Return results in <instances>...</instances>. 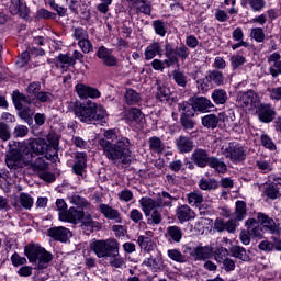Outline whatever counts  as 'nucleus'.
I'll return each mask as SVG.
<instances>
[{"instance_id": "f257e3e1", "label": "nucleus", "mask_w": 281, "mask_h": 281, "mask_svg": "<svg viewBox=\"0 0 281 281\" xmlns=\"http://www.w3.org/2000/svg\"><path fill=\"white\" fill-rule=\"evenodd\" d=\"M99 145L103 150V155L112 164L126 165L131 161V140L123 137L115 144L106 140L105 138L99 139Z\"/></svg>"}, {"instance_id": "f03ea898", "label": "nucleus", "mask_w": 281, "mask_h": 281, "mask_svg": "<svg viewBox=\"0 0 281 281\" xmlns=\"http://www.w3.org/2000/svg\"><path fill=\"white\" fill-rule=\"evenodd\" d=\"M75 115L80 122L87 124H104L106 117V110L102 105H98L93 101L86 103L75 102Z\"/></svg>"}, {"instance_id": "7ed1b4c3", "label": "nucleus", "mask_w": 281, "mask_h": 281, "mask_svg": "<svg viewBox=\"0 0 281 281\" xmlns=\"http://www.w3.org/2000/svg\"><path fill=\"white\" fill-rule=\"evenodd\" d=\"M27 157H32L30 148L25 143H19L18 148L11 149L5 155V165L9 168L10 172L16 177V175L23 173V167L27 166Z\"/></svg>"}, {"instance_id": "20e7f679", "label": "nucleus", "mask_w": 281, "mask_h": 281, "mask_svg": "<svg viewBox=\"0 0 281 281\" xmlns=\"http://www.w3.org/2000/svg\"><path fill=\"white\" fill-rule=\"evenodd\" d=\"M47 140L45 138H35L29 143L26 147L32 154V157L44 155L48 161H54L58 157V139L52 140V135H48Z\"/></svg>"}, {"instance_id": "39448f33", "label": "nucleus", "mask_w": 281, "mask_h": 281, "mask_svg": "<svg viewBox=\"0 0 281 281\" xmlns=\"http://www.w3.org/2000/svg\"><path fill=\"white\" fill-rule=\"evenodd\" d=\"M25 256L30 262H36L38 269H47V265L52 262V254L41 246L25 247Z\"/></svg>"}, {"instance_id": "423d86ee", "label": "nucleus", "mask_w": 281, "mask_h": 281, "mask_svg": "<svg viewBox=\"0 0 281 281\" xmlns=\"http://www.w3.org/2000/svg\"><path fill=\"white\" fill-rule=\"evenodd\" d=\"M120 243L115 239L94 240L90 243V249L98 258H109L117 248Z\"/></svg>"}, {"instance_id": "0eeeda50", "label": "nucleus", "mask_w": 281, "mask_h": 281, "mask_svg": "<svg viewBox=\"0 0 281 281\" xmlns=\"http://www.w3.org/2000/svg\"><path fill=\"white\" fill-rule=\"evenodd\" d=\"M178 110L180 111V124L184 131H192L196 126V121H194V108L188 103L182 102L178 104Z\"/></svg>"}, {"instance_id": "6e6552de", "label": "nucleus", "mask_w": 281, "mask_h": 281, "mask_svg": "<svg viewBox=\"0 0 281 281\" xmlns=\"http://www.w3.org/2000/svg\"><path fill=\"white\" fill-rule=\"evenodd\" d=\"M222 154L227 159H231L233 164H240V161L247 159V150L236 143H229L227 147H222Z\"/></svg>"}, {"instance_id": "1a4fd4ad", "label": "nucleus", "mask_w": 281, "mask_h": 281, "mask_svg": "<svg viewBox=\"0 0 281 281\" xmlns=\"http://www.w3.org/2000/svg\"><path fill=\"white\" fill-rule=\"evenodd\" d=\"M237 104L240 109L254 111V109L260 106V97L254 90H248L238 94Z\"/></svg>"}, {"instance_id": "9d476101", "label": "nucleus", "mask_w": 281, "mask_h": 281, "mask_svg": "<svg viewBox=\"0 0 281 281\" xmlns=\"http://www.w3.org/2000/svg\"><path fill=\"white\" fill-rule=\"evenodd\" d=\"M145 256L146 260L143 262L145 267H149L150 269H154V271L161 269V252L155 249V245H150Z\"/></svg>"}, {"instance_id": "9b49d317", "label": "nucleus", "mask_w": 281, "mask_h": 281, "mask_svg": "<svg viewBox=\"0 0 281 281\" xmlns=\"http://www.w3.org/2000/svg\"><path fill=\"white\" fill-rule=\"evenodd\" d=\"M59 218L67 223H74V225H77L78 221H82V218H85V211H79L71 206L66 212H59Z\"/></svg>"}, {"instance_id": "f8f14e48", "label": "nucleus", "mask_w": 281, "mask_h": 281, "mask_svg": "<svg viewBox=\"0 0 281 281\" xmlns=\"http://www.w3.org/2000/svg\"><path fill=\"white\" fill-rule=\"evenodd\" d=\"M47 234L53 240H59V243H67L71 237V231L63 226L52 227L47 231Z\"/></svg>"}, {"instance_id": "ddd939ff", "label": "nucleus", "mask_w": 281, "mask_h": 281, "mask_svg": "<svg viewBox=\"0 0 281 281\" xmlns=\"http://www.w3.org/2000/svg\"><path fill=\"white\" fill-rule=\"evenodd\" d=\"M256 109H257V113L260 122H263L265 124H269V122H273L276 117V111L271 109L270 104L259 103V106Z\"/></svg>"}, {"instance_id": "4468645a", "label": "nucleus", "mask_w": 281, "mask_h": 281, "mask_svg": "<svg viewBox=\"0 0 281 281\" xmlns=\"http://www.w3.org/2000/svg\"><path fill=\"white\" fill-rule=\"evenodd\" d=\"M210 154H207V150L196 148L191 155V160L198 165L199 168H205L207 164H210Z\"/></svg>"}, {"instance_id": "2eb2a0df", "label": "nucleus", "mask_w": 281, "mask_h": 281, "mask_svg": "<svg viewBox=\"0 0 281 281\" xmlns=\"http://www.w3.org/2000/svg\"><path fill=\"white\" fill-rule=\"evenodd\" d=\"M99 211L103 216H105L109 221H114L115 223H122V214L117 209H113L109 204H100Z\"/></svg>"}, {"instance_id": "dca6fc26", "label": "nucleus", "mask_w": 281, "mask_h": 281, "mask_svg": "<svg viewBox=\"0 0 281 281\" xmlns=\"http://www.w3.org/2000/svg\"><path fill=\"white\" fill-rule=\"evenodd\" d=\"M76 91L81 98V100H87V98H100V90L95 88H91L89 86H86L83 83H78L76 86Z\"/></svg>"}, {"instance_id": "f3484780", "label": "nucleus", "mask_w": 281, "mask_h": 281, "mask_svg": "<svg viewBox=\"0 0 281 281\" xmlns=\"http://www.w3.org/2000/svg\"><path fill=\"white\" fill-rule=\"evenodd\" d=\"M34 157H31L30 155L26 156V166H29L30 170H33V172H43L49 168V165L45 162V159L43 157H38L34 160Z\"/></svg>"}, {"instance_id": "a211bd4d", "label": "nucleus", "mask_w": 281, "mask_h": 281, "mask_svg": "<svg viewBox=\"0 0 281 281\" xmlns=\"http://www.w3.org/2000/svg\"><path fill=\"white\" fill-rule=\"evenodd\" d=\"M176 216L180 223H186L188 221H192L196 214L190 209L188 204H183L177 207Z\"/></svg>"}, {"instance_id": "6ab92c4d", "label": "nucleus", "mask_w": 281, "mask_h": 281, "mask_svg": "<svg viewBox=\"0 0 281 281\" xmlns=\"http://www.w3.org/2000/svg\"><path fill=\"white\" fill-rule=\"evenodd\" d=\"M193 108L194 113L196 111H201L202 113H207L210 109H214V103L210 101V99L205 97H199L193 101V104H191Z\"/></svg>"}, {"instance_id": "aec40b11", "label": "nucleus", "mask_w": 281, "mask_h": 281, "mask_svg": "<svg viewBox=\"0 0 281 281\" xmlns=\"http://www.w3.org/2000/svg\"><path fill=\"white\" fill-rule=\"evenodd\" d=\"M257 221L260 223V225H262L263 229H269L270 234H276V232H278L276 221H273V218L269 217L267 214L258 213Z\"/></svg>"}, {"instance_id": "412c9836", "label": "nucleus", "mask_w": 281, "mask_h": 281, "mask_svg": "<svg viewBox=\"0 0 281 281\" xmlns=\"http://www.w3.org/2000/svg\"><path fill=\"white\" fill-rule=\"evenodd\" d=\"M176 146L179 153H192L194 149V140L188 136H180L176 139Z\"/></svg>"}, {"instance_id": "4be33fe9", "label": "nucleus", "mask_w": 281, "mask_h": 281, "mask_svg": "<svg viewBox=\"0 0 281 281\" xmlns=\"http://www.w3.org/2000/svg\"><path fill=\"white\" fill-rule=\"evenodd\" d=\"M86 168H87V154L77 153L75 156V164L72 166V170L75 175L82 176Z\"/></svg>"}, {"instance_id": "5701e85b", "label": "nucleus", "mask_w": 281, "mask_h": 281, "mask_svg": "<svg viewBox=\"0 0 281 281\" xmlns=\"http://www.w3.org/2000/svg\"><path fill=\"white\" fill-rule=\"evenodd\" d=\"M139 204L142 206V210L145 216H150V212H153V210H157V207H161L159 205L158 200H154L151 198H142L139 200Z\"/></svg>"}, {"instance_id": "b1692460", "label": "nucleus", "mask_w": 281, "mask_h": 281, "mask_svg": "<svg viewBox=\"0 0 281 281\" xmlns=\"http://www.w3.org/2000/svg\"><path fill=\"white\" fill-rule=\"evenodd\" d=\"M68 201L76 205L77 207H85L86 210H89V212H93V205L87 201V199L80 196L78 193H72L68 196Z\"/></svg>"}, {"instance_id": "393cba45", "label": "nucleus", "mask_w": 281, "mask_h": 281, "mask_svg": "<svg viewBox=\"0 0 281 281\" xmlns=\"http://www.w3.org/2000/svg\"><path fill=\"white\" fill-rule=\"evenodd\" d=\"M191 256H193L195 260H209V258H212V248L207 246H198L193 248Z\"/></svg>"}, {"instance_id": "a878e982", "label": "nucleus", "mask_w": 281, "mask_h": 281, "mask_svg": "<svg viewBox=\"0 0 281 281\" xmlns=\"http://www.w3.org/2000/svg\"><path fill=\"white\" fill-rule=\"evenodd\" d=\"M19 203L15 202L13 204V207L18 210H21V207H23L24 210H32V207L34 206V198H32V195L27 193H20Z\"/></svg>"}, {"instance_id": "bb28decb", "label": "nucleus", "mask_w": 281, "mask_h": 281, "mask_svg": "<svg viewBox=\"0 0 281 281\" xmlns=\"http://www.w3.org/2000/svg\"><path fill=\"white\" fill-rule=\"evenodd\" d=\"M164 56V50L161 49V45L155 42L147 46L145 50V59L153 60L156 56Z\"/></svg>"}, {"instance_id": "cd10ccee", "label": "nucleus", "mask_w": 281, "mask_h": 281, "mask_svg": "<svg viewBox=\"0 0 281 281\" xmlns=\"http://www.w3.org/2000/svg\"><path fill=\"white\" fill-rule=\"evenodd\" d=\"M125 119L128 122H134L135 124H142L144 122V113H142V110L139 109L132 108L126 112Z\"/></svg>"}, {"instance_id": "c85d7f7f", "label": "nucleus", "mask_w": 281, "mask_h": 281, "mask_svg": "<svg viewBox=\"0 0 281 281\" xmlns=\"http://www.w3.org/2000/svg\"><path fill=\"white\" fill-rule=\"evenodd\" d=\"M207 166L213 168L215 172H220L222 175H225V172H227V165L225 164V161L214 156L210 158Z\"/></svg>"}, {"instance_id": "c756f323", "label": "nucleus", "mask_w": 281, "mask_h": 281, "mask_svg": "<svg viewBox=\"0 0 281 281\" xmlns=\"http://www.w3.org/2000/svg\"><path fill=\"white\" fill-rule=\"evenodd\" d=\"M229 252L234 258H238V260H243V262H249L250 260L249 255H247V249L241 246L231 247Z\"/></svg>"}, {"instance_id": "7c9ffc66", "label": "nucleus", "mask_w": 281, "mask_h": 281, "mask_svg": "<svg viewBox=\"0 0 281 281\" xmlns=\"http://www.w3.org/2000/svg\"><path fill=\"white\" fill-rule=\"evenodd\" d=\"M207 82H213L216 87H221L225 82V77L220 70H210L206 75Z\"/></svg>"}, {"instance_id": "2f4dec72", "label": "nucleus", "mask_w": 281, "mask_h": 281, "mask_svg": "<svg viewBox=\"0 0 281 281\" xmlns=\"http://www.w3.org/2000/svg\"><path fill=\"white\" fill-rule=\"evenodd\" d=\"M218 122H221V119L216 114H207L202 117L204 128H212V131L218 126Z\"/></svg>"}, {"instance_id": "473e14b6", "label": "nucleus", "mask_w": 281, "mask_h": 281, "mask_svg": "<svg viewBox=\"0 0 281 281\" xmlns=\"http://www.w3.org/2000/svg\"><path fill=\"white\" fill-rule=\"evenodd\" d=\"M227 91L224 89H215L211 94V99L214 104H225V102H227Z\"/></svg>"}, {"instance_id": "72a5a7b5", "label": "nucleus", "mask_w": 281, "mask_h": 281, "mask_svg": "<svg viewBox=\"0 0 281 281\" xmlns=\"http://www.w3.org/2000/svg\"><path fill=\"white\" fill-rule=\"evenodd\" d=\"M235 221H244L247 216V203L245 201H237L234 212Z\"/></svg>"}, {"instance_id": "f704fd0d", "label": "nucleus", "mask_w": 281, "mask_h": 281, "mask_svg": "<svg viewBox=\"0 0 281 281\" xmlns=\"http://www.w3.org/2000/svg\"><path fill=\"white\" fill-rule=\"evenodd\" d=\"M108 258H110V265L114 267V269H122L124 267V258L120 256V247L114 250L112 255H110Z\"/></svg>"}, {"instance_id": "c9c22d12", "label": "nucleus", "mask_w": 281, "mask_h": 281, "mask_svg": "<svg viewBox=\"0 0 281 281\" xmlns=\"http://www.w3.org/2000/svg\"><path fill=\"white\" fill-rule=\"evenodd\" d=\"M82 227H87L89 232H94V229H100V223L93 221L91 214H85L81 218Z\"/></svg>"}, {"instance_id": "e433bc0d", "label": "nucleus", "mask_w": 281, "mask_h": 281, "mask_svg": "<svg viewBox=\"0 0 281 281\" xmlns=\"http://www.w3.org/2000/svg\"><path fill=\"white\" fill-rule=\"evenodd\" d=\"M157 86V93L156 97L160 102H164L170 98V89H168L166 86L161 85V81H156Z\"/></svg>"}, {"instance_id": "4c0bfd02", "label": "nucleus", "mask_w": 281, "mask_h": 281, "mask_svg": "<svg viewBox=\"0 0 281 281\" xmlns=\"http://www.w3.org/2000/svg\"><path fill=\"white\" fill-rule=\"evenodd\" d=\"M139 100H142V97L139 95V93H137V91L133 89L126 90V93H125L126 104H128L130 106H133L135 104H138Z\"/></svg>"}, {"instance_id": "58836bf2", "label": "nucleus", "mask_w": 281, "mask_h": 281, "mask_svg": "<svg viewBox=\"0 0 281 281\" xmlns=\"http://www.w3.org/2000/svg\"><path fill=\"white\" fill-rule=\"evenodd\" d=\"M22 102H24V104H30V99H27L25 94L19 91L13 92V103L18 111H21V109H23Z\"/></svg>"}, {"instance_id": "ea45409f", "label": "nucleus", "mask_w": 281, "mask_h": 281, "mask_svg": "<svg viewBox=\"0 0 281 281\" xmlns=\"http://www.w3.org/2000/svg\"><path fill=\"white\" fill-rule=\"evenodd\" d=\"M167 235L173 243H181V238H183V232L178 226H169L167 228Z\"/></svg>"}, {"instance_id": "a19ab883", "label": "nucleus", "mask_w": 281, "mask_h": 281, "mask_svg": "<svg viewBox=\"0 0 281 281\" xmlns=\"http://www.w3.org/2000/svg\"><path fill=\"white\" fill-rule=\"evenodd\" d=\"M187 200L189 205H195L196 207H199V205L203 203V194L200 191H193L187 194Z\"/></svg>"}, {"instance_id": "79ce46f5", "label": "nucleus", "mask_w": 281, "mask_h": 281, "mask_svg": "<svg viewBox=\"0 0 281 281\" xmlns=\"http://www.w3.org/2000/svg\"><path fill=\"white\" fill-rule=\"evenodd\" d=\"M149 148L154 153H161L162 150H165L166 145H164V142H161V138L157 136H153L149 138Z\"/></svg>"}, {"instance_id": "37998d69", "label": "nucleus", "mask_w": 281, "mask_h": 281, "mask_svg": "<svg viewBox=\"0 0 281 281\" xmlns=\"http://www.w3.org/2000/svg\"><path fill=\"white\" fill-rule=\"evenodd\" d=\"M241 5H249L254 12H260L265 9V0H241Z\"/></svg>"}, {"instance_id": "c03bdc74", "label": "nucleus", "mask_w": 281, "mask_h": 281, "mask_svg": "<svg viewBox=\"0 0 281 281\" xmlns=\"http://www.w3.org/2000/svg\"><path fill=\"white\" fill-rule=\"evenodd\" d=\"M157 201L160 207H170L172 205V201H177V199L170 195V193L164 191L161 198H158Z\"/></svg>"}, {"instance_id": "a18cd8bd", "label": "nucleus", "mask_w": 281, "mask_h": 281, "mask_svg": "<svg viewBox=\"0 0 281 281\" xmlns=\"http://www.w3.org/2000/svg\"><path fill=\"white\" fill-rule=\"evenodd\" d=\"M265 194L268 196V199H276L278 194H280V189L278 188V183L272 182L269 184H266Z\"/></svg>"}, {"instance_id": "49530a36", "label": "nucleus", "mask_w": 281, "mask_h": 281, "mask_svg": "<svg viewBox=\"0 0 281 281\" xmlns=\"http://www.w3.org/2000/svg\"><path fill=\"white\" fill-rule=\"evenodd\" d=\"M173 80L178 87L186 88L188 85V77L181 70L172 71Z\"/></svg>"}, {"instance_id": "de8ad7c7", "label": "nucleus", "mask_w": 281, "mask_h": 281, "mask_svg": "<svg viewBox=\"0 0 281 281\" xmlns=\"http://www.w3.org/2000/svg\"><path fill=\"white\" fill-rule=\"evenodd\" d=\"M167 256L170 258V260H173L175 262H180L183 265L186 262V256L179 251V249H169L167 251Z\"/></svg>"}, {"instance_id": "09e8293b", "label": "nucleus", "mask_w": 281, "mask_h": 281, "mask_svg": "<svg viewBox=\"0 0 281 281\" xmlns=\"http://www.w3.org/2000/svg\"><path fill=\"white\" fill-rule=\"evenodd\" d=\"M10 137H12V133L10 132V126H8V124L1 122L0 123V139H2V142H8V139H10Z\"/></svg>"}, {"instance_id": "8fccbe9b", "label": "nucleus", "mask_w": 281, "mask_h": 281, "mask_svg": "<svg viewBox=\"0 0 281 281\" xmlns=\"http://www.w3.org/2000/svg\"><path fill=\"white\" fill-rule=\"evenodd\" d=\"M10 12L13 15L20 14V16H27V13L23 12V4L21 1H16L10 5Z\"/></svg>"}, {"instance_id": "3c124183", "label": "nucleus", "mask_w": 281, "mask_h": 281, "mask_svg": "<svg viewBox=\"0 0 281 281\" xmlns=\"http://www.w3.org/2000/svg\"><path fill=\"white\" fill-rule=\"evenodd\" d=\"M30 133V128L25 125H16L13 130V137L19 138V137H25Z\"/></svg>"}, {"instance_id": "603ef678", "label": "nucleus", "mask_w": 281, "mask_h": 281, "mask_svg": "<svg viewBox=\"0 0 281 281\" xmlns=\"http://www.w3.org/2000/svg\"><path fill=\"white\" fill-rule=\"evenodd\" d=\"M153 27L158 36H166V24L161 20H155Z\"/></svg>"}, {"instance_id": "864d4df0", "label": "nucleus", "mask_w": 281, "mask_h": 281, "mask_svg": "<svg viewBox=\"0 0 281 281\" xmlns=\"http://www.w3.org/2000/svg\"><path fill=\"white\" fill-rule=\"evenodd\" d=\"M78 46L80 47L81 52H83V54H89L93 50V44L91 43V41H89V37L79 41Z\"/></svg>"}, {"instance_id": "5fc2aeb1", "label": "nucleus", "mask_w": 281, "mask_h": 281, "mask_svg": "<svg viewBox=\"0 0 281 281\" xmlns=\"http://www.w3.org/2000/svg\"><path fill=\"white\" fill-rule=\"evenodd\" d=\"M229 256V250L227 248L221 247L215 252V260L216 262L222 263L224 260H227Z\"/></svg>"}, {"instance_id": "6e6d98bb", "label": "nucleus", "mask_w": 281, "mask_h": 281, "mask_svg": "<svg viewBox=\"0 0 281 281\" xmlns=\"http://www.w3.org/2000/svg\"><path fill=\"white\" fill-rule=\"evenodd\" d=\"M137 243L140 249H144L146 254L148 252V249H150V245H153V241L150 240V238L145 237L143 235L138 237Z\"/></svg>"}, {"instance_id": "4d7b16f0", "label": "nucleus", "mask_w": 281, "mask_h": 281, "mask_svg": "<svg viewBox=\"0 0 281 281\" xmlns=\"http://www.w3.org/2000/svg\"><path fill=\"white\" fill-rule=\"evenodd\" d=\"M251 36L257 43H265V31L262 29H252Z\"/></svg>"}, {"instance_id": "13d9d810", "label": "nucleus", "mask_w": 281, "mask_h": 281, "mask_svg": "<svg viewBox=\"0 0 281 281\" xmlns=\"http://www.w3.org/2000/svg\"><path fill=\"white\" fill-rule=\"evenodd\" d=\"M176 56H178L182 60H186L190 56V48L187 47L186 45H181L180 47H177Z\"/></svg>"}, {"instance_id": "bf43d9fd", "label": "nucleus", "mask_w": 281, "mask_h": 281, "mask_svg": "<svg viewBox=\"0 0 281 281\" xmlns=\"http://www.w3.org/2000/svg\"><path fill=\"white\" fill-rule=\"evenodd\" d=\"M74 38L79 42L85 41L86 38H89V33L82 27H77L74 30Z\"/></svg>"}, {"instance_id": "052dcab7", "label": "nucleus", "mask_w": 281, "mask_h": 281, "mask_svg": "<svg viewBox=\"0 0 281 281\" xmlns=\"http://www.w3.org/2000/svg\"><path fill=\"white\" fill-rule=\"evenodd\" d=\"M245 63H246L245 57L240 55H235L231 57V65L233 69H238V67H240L241 65H245Z\"/></svg>"}, {"instance_id": "680f3d73", "label": "nucleus", "mask_w": 281, "mask_h": 281, "mask_svg": "<svg viewBox=\"0 0 281 281\" xmlns=\"http://www.w3.org/2000/svg\"><path fill=\"white\" fill-rule=\"evenodd\" d=\"M261 144L262 146H265V148H268V150H276V144L273 143V140L271 139V137H269V135H261Z\"/></svg>"}, {"instance_id": "e2e57ef3", "label": "nucleus", "mask_w": 281, "mask_h": 281, "mask_svg": "<svg viewBox=\"0 0 281 281\" xmlns=\"http://www.w3.org/2000/svg\"><path fill=\"white\" fill-rule=\"evenodd\" d=\"M200 189L201 190H216V188H218V186L216 184V181H207V180H200Z\"/></svg>"}, {"instance_id": "0e129e2a", "label": "nucleus", "mask_w": 281, "mask_h": 281, "mask_svg": "<svg viewBox=\"0 0 281 281\" xmlns=\"http://www.w3.org/2000/svg\"><path fill=\"white\" fill-rule=\"evenodd\" d=\"M19 115H20L21 120H25L27 122V124H30V122H32V110L30 108H24L22 105V109L20 110Z\"/></svg>"}, {"instance_id": "69168bd1", "label": "nucleus", "mask_w": 281, "mask_h": 281, "mask_svg": "<svg viewBox=\"0 0 281 281\" xmlns=\"http://www.w3.org/2000/svg\"><path fill=\"white\" fill-rule=\"evenodd\" d=\"M249 236H254V238H262V226L257 224L255 227H248Z\"/></svg>"}, {"instance_id": "338daca9", "label": "nucleus", "mask_w": 281, "mask_h": 281, "mask_svg": "<svg viewBox=\"0 0 281 281\" xmlns=\"http://www.w3.org/2000/svg\"><path fill=\"white\" fill-rule=\"evenodd\" d=\"M134 4L136 5L138 12H142L143 14H150L151 9L150 5L146 3V1L136 2Z\"/></svg>"}, {"instance_id": "774afa93", "label": "nucleus", "mask_w": 281, "mask_h": 281, "mask_svg": "<svg viewBox=\"0 0 281 281\" xmlns=\"http://www.w3.org/2000/svg\"><path fill=\"white\" fill-rule=\"evenodd\" d=\"M37 19H56V13L49 12L46 9H41L36 13Z\"/></svg>"}]
</instances>
